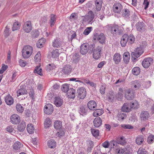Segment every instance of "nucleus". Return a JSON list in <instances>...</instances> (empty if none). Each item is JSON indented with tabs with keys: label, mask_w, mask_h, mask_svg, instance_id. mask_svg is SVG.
<instances>
[{
	"label": "nucleus",
	"mask_w": 154,
	"mask_h": 154,
	"mask_svg": "<svg viewBox=\"0 0 154 154\" xmlns=\"http://www.w3.org/2000/svg\"><path fill=\"white\" fill-rule=\"evenodd\" d=\"M51 57L53 58H56L58 57L60 53L58 49L53 50L51 52Z\"/></svg>",
	"instance_id": "nucleus-39"
},
{
	"label": "nucleus",
	"mask_w": 154,
	"mask_h": 154,
	"mask_svg": "<svg viewBox=\"0 0 154 154\" xmlns=\"http://www.w3.org/2000/svg\"><path fill=\"white\" fill-rule=\"evenodd\" d=\"M143 141V137L142 135H139L136 138V143L138 145H141Z\"/></svg>",
	"instance_id": "nucleus-27"
},
{
	"label": "nucleus",
	"mask_w": 154,
	"mask_h": 154,
	"mask_svg": "<svg viewBox=\"0 0 154 154\" xmlns=\"http://www.w3.org/2000/svg\"><path fill=\"white\" fill-rule=\"evenodd\" d=\"M86 144L87 146V151L88 152H90L93 147V143L91 141L88 140L86 141Z\"/></svg>",
	"instance_id": "nucleus-30"
},
{
	"label": "nucleus",
	"mask_w": 154,
	"mask_h": 154,
	"mask_svg": "<svg viewBox=\"0 0 154 154\" xmlns=\"http://www.w3.org/2000/svg\"><path fill=\"white\" fill-rule=\"evenodd\" d=\"M88 111V109L86 107L83 106H81L79 110V113L82 115H86Z\"/></svg>",
	"instance_id": "nucleus-42"
},
{
	"label": "nucleus",
	"mask_w": 154,
	"mask_h": 154,
	"mask_svg": "<svg viewBox=\"0 0 154 154\" xmlns=\"http://www.w3.org/2000/svg\"><path fill=\"white\" fill-rule=\"evenodd\" d=\"M134 87L136 90L140 88V83L137 80H135L133 83Z\"/></svg>",
	"instance_id": "nucleus-50"
},
{
	"label": "nucleus",
	"mask_w": 154,
	"mask_h": 154,
	"mask_svg": "<svg viewBox=\"0 0 154 154\" xmlns=\"http://www.w3.org/2000/svg\"><path fill=\"white\" fill-rule=\"evenodd\" d=\"M32 36L33 38H35L38 37L39 35V33L37 30H33L31 32Z\"/></svg>",
	"instance_id": "nucleus-49"
},
{
	"label": "nucleus",
	"mask_w": 154,
	"mask_h": 154,
	"mask_svg": "<svg viewBox=\"0 0 154 154\" xmlns=\"http://www.w3.org/2000/svg\"><path fill=\"white\" fill-rule=\"evenodd\" d=\"M67 94L69 97L70 98H73L75 97V91L73 88H70L67 91Z\"/></svg>",
	"instance_id": "nucleus-25"
},
{
	"label": "nucleus",
	"mask_w": 154,
	"mask_h": 154,
	"mask_svg": "<svg viewBox=\"0 0 154 154\" xmlns=\"http://www.w3.org/2000/svg\"><path fill=\"white\" fill-rule=\"evenodd\" d=\"M88 50V44L86 43L83 44L81 47V53L82 54L85 55L87 53Z\"/></svg>",
	"instance_id": "nucleus-17"
},
{
	"label": "nucleus",
	"mask_w": 154,
	"mask_h": 154,
	"mask_svg": "<svg viewBox=\"0 0 154 154\" xmlns=\"http://www.w3.org/2000/svg\"><path fill=\"white\" fill-rule=\"evenodd\" d=\"M153 59L150 57L144 59L142 62V65L144 68H148L152 63Z\"/></svg>",
	"instance_id": "nucleus-8"
},
{
	"label": "nucleus",
	"mask_w": 154,
	"mask_h": 154,
	"mask_svg": "<svg viewBox=\"0 0 154 154\" xmlns=\"http://www.w3.org/2000/svg\"><path fill=\"white\" fill-rule=\"evenodd\" d=\"M23 48H25L26 49L25 50L29 52V53L31 55V54L32 51V48L31 46L28 45L25 46Z\"/></svg>",
	"instance_id": "nucleus-61"
},
{
	"label": "nucleus",
	"mask_w": 154,
	"mask_h": 154,
	"mask_svg": "<svg viewBox=\"0 0 154 154\" xmlns=\"http://www.w3.org/2000/svg\"><path fill=\"white\" fill-rule=\"evenodd\" d=\"M51 121L49 118H47L45 121L44 126L46 128H48L51 125Z\"/></svg>",
	"instance_id": "nucleus-47"
},
{
	"label": "nucleus",
	"mask_w": 154,
	"mask_h": 154,
	"mask_svg": "<svg viewBox=\"0 0 154 154\" xmlns=\"http://www.w3.org/2000/svg\"><path fill=\"white\" fill-rule=\"evenodd\" d=\"M133 107L131 106V103H125L122 108V110L125 112H129L130 111Z\"/></svg>",
	"instance_id": "nucleus-15"
},
{
	"label": "nucleus",
	"mask_w": 154,
	"mask_h": 154,
	"mask_svg": "<svg viewBox=\"0 0 154 154\" xmlns=\"http://www.w3.org/2000/svg\"><path fill=\"white\" fill-rule=\"evenodd\" d=\"M72 70L71 66L69 65H66L63 66L62 70V72L63 74L68 75L71 72Z\"/></svg>",
	"instance_id": "nucleus-12"
},
{
	"label": "nucleus",
	"mask_w": 154,
	"mask_h": 154,
	"mask_svg": "<svg viewBox=\"0 0 154 154\" xmlns=\"http://www.w3.org/2000/svg\"><path fill=\"white\" fill-rule=\"evenodd\" d=\"M88 107L91 110H94L96 108L97 104L93 100L89 101L88 103Z\"/></svg>",
	"instance_id": "nucleus-22"
},
{
	"label": "nucleus",
	"mask_w": 154,
	"mask_h": 154,
	"mask_svg": "<svg viewBox=\"0 0 154 154\" xmlns=\"http://www.w3.org/2000/svg\"><path fill=\"white\" fill-rule=\"evenodd\" d=\"M94 18V15L92 11H89L87 15L84 16V18L83 20L84 22L88 21L89 23L91 22Z\"/></svg>",
	"instance_id": "nucleus-7"
},
{
	"label": "nucleus",
	"mask_w": 154,
	"mask_h": 154,
	"mask_svg": "<svg viewBox=\"0 0 154 154\" xmlns=\"http://www.w3.org/2000/svg\"><path fill=\"white\" fill-rule=\"evenodd\" d=\"M56 19L55 15L54 14H51L50 16V25L51 27H52L54 26L55 21Z\"/></svg>",
	"instance_id": "nucleus-37"
},
{
	"label": "nucleus",
	"mask_w": 154,
	"mask_h": 154,
	"mask_svg": "<svg viewBox=\"0 0 154 154\" xmlns=\"http://www.w3.org/2000/svg\"><path fill=\"white\" fill-rule=\"evenodd\" d=\"M128 43H129L130 44H132L135 41V38L133 35H130L129 36H128Z\"/></svg>",
	"instance_id": "nucleus-48"
},
{
	"label": "nucleus",
	"mask_w": 154,
	"mask_h": 154,
	"mask_svg": "<svg viewBox=\"0 0 154 154\" xmlns=\"http://www.w3.org/2000/svg\"><path fill=\"white\" fill-rule=\"evenodd\" d=\"M143 53L141 47H138L135 49V51L131 53V56L134 60H136L137 58L139 57Z\"/></svg>",
	"instance_id": "nucleus-4"
},
{
	"label": "nucleus",
	"mask_w": 154,
	"mask_h": 154,
	"mask_svg": "<svg viewBox=\"0 0 154 154\" xmlns=\"http://www.w3.org/2000/svg\"><path fill=\"white\" fill-rule=\"evenodd\" d=\"M23 146V144L20 142L17 141L15 142L13 145L14 149L16 150H19Z\"/></svg>",
	"instance_id": "nucleus-28"
},
{
	"label": "nucleus",
	"mask_w": 154,
	"mask_h": 154,
	"mask_svg": "<svg viewBox=\"0 0 154 154\" xmlns=\"http://www.w3.org/2000/svg\"><path fill=\"white\" fill-rule=\"evenodd\" d=\"M63 44V42L60 38H57L53 42L52 46L54 47L58 48L60 47Z\"/></svg>",
	"instance_id": "nucleus-14"
},
{
	"label": "nucleus",
	"mask_w": 154,
	"mask_h": 154,
	"mask_svg": "<svg viewBox=\"0 0 154 154\" xmlns=\"http://www.w3.org/2000/svg\"><path fill=\"white\" fill-rule=\"evenodd\" d=\"M129 15V11L128 9H126L122 12V15L123 17H128Z\"/></svg>",
	"instance_id": "nucleus-63"
},
{
	"label": "nucleus",
	"mask_w": 154,
	"mask_h": 154,
	"mask_svg": "<svg viewBox=\"0 0 154 154\" xmlns=\"http://www.w3.org/2000/svg\"><path fill=\"white\" fill-rule=\"evenodd\" d=\"M69 90V85L68 84H64L62 86L61 90L64 92H66Z\"/></svg>",
	"instance_id": "nucleus-52"
},
{
	"label": "nucleus",
	"mask_w": 154,
	"mask_h": 154,
	"mask_svg": "<svg viewBox=\"0 0 154 154\" xmlns=\"http://www.w3.org/2000/svg\"><path fill=\"white\" fill-rule=\"evenodd\" d=\"M135 26L136 29L138 31L143 32L146 30V26L143 22H138Z\"/></svg>",
	"instance_id": "nucleus-11"
},
{
	"label": "nucleus",
	"mask_w": 154,
	"mask_h": 154,
	"mask_svg": "<svg viewBox=\"0 0 154 154\" xmlns=\"http://www.w3.org/2000/svg\"><path fill=\"white\" fill-rule=\"evenodd\" d=\"M114 94L113 93L111 92L107 94V98L109 100L112 101L114 99Z\"/></svg>",
	"instance_id": "nucleus-59"
},
{
	"label": "nucleus",
	"mask_w": 154,
	"mask_h": 154,
	"mask_svg": "<svg viewBox=\"0 0 154 154\" xmlns=\"http://www.w3.org/2000/svg\"><path fill=\"white\" fill-rule=\"evenodd\" d=\"M54 126L55 128L57 130L62 128V122L60 121H55L54 123Z\"/></svg>",
	"instance_id": "nucleus-31"
},
{
	"label": "nucleus",
	"mask_w": 154,
	"mask_h": 154,
	"mask_svg": "<svg viewBox=\"0 0 154 154\" xmlns=\"http://www.w3.org/2000/svg\"><path fill=\"white\" fill-rule=\"evenodd\" d=\"M91 130L93 135L94 137H97L99 136V131L98 130L94 129H91Z\"/></svg>",
	"instance_id": "nucleus-54"
},
{
	"label": "nucleus",
	"mask_w": 154,
	"mask_h": 154,
	"mask_svg": "<svg viewBox=\"0 0 154 154\" xmlns=\"http://www.w3.org/2000/svg\"><path fill=\"white\" fill-rule=\"evenodd\" d=\"M16 108L17 111L20 113H22L24 110V108L19 103H17L16 105Z\"/></svg>",
	"instance_id": "nucleus-43"
},
{
	"label": "nucleus",
	"mask_w": 154,
	"mask_h": 154,
	"mask_svg": "<svg viewBox=\"0 0 154 154\" xmlns=\"http://www.w3.org/2000/svg\"><path fill=\"white\" fill-rule=\"evenodd\" d=\"M119 28V27L117 25L114 26L111 28V32L112 34L114 36L116 35L117 30Z\"/></svg>",
	"instance_id": "nucleus-36"
},
{
	"label": "nucleus",
	"mask_w": 154,
	"mask_h": 154,
	"mask_svg": "<svg viewBox=\"0 0 154 154\" xmlns=\"http://www.w3.org/2000/svg\"><path fill=\"white\" fill-rule=\"evenodd\" d=\"M45 39L44 38H42L39 39L36 44L37 47L39 48H41L43 47L45 42Z\"/></svg>",
	"instance_id": "nucleus-26"
},
{
	"label": "nucleus",
	"mask_w": 154,
	"mask_h": 154,
	"mask_svg": "<svg viewBox=\"0 0 154 154\" xmlns=\"http://www.w3.org/2000/svg\"><path fill=\"white\" fill-rule=\"evenodd\" d=\"M132 72L134 75H137L139 74L140 73V69L138 67H135L132 69Z\"/></svg>",
	"instance_id": "nucleus-51"
},
{
	"label": "nucleus",
	"mask_w": 154,
	"mask_h": 154,
	"mask_svg": "<svg viewBox=\"0 0 154 154\" xmlns=\"http://www.w3.org/2000/svg\"><path fill=\"white\" fill-rule=\"evenodd\" d=\"M95 45L94 44L90 45H88V49L89 50V53L92 54L94 51V49L95 48Z\"/></svg>",
	"instance_id": "nucleus-56"
},
{
	"label": "nucleus",
	"mask_w": 154,
	"mask_h": 154,
	"mask_svg": "<svg viewBox=\"0 0 154 154\" xmlns=\"http://www.w3.org/2000/svg\"><path fill=\"white\" fill-rule=\"evenodd\" d=\"M5 101L6 103L8 105L12 104L14 102L13 98L9 94L6 97Z\"/></svg>",
	"instance_id": "nucleus-21"
},
{
	"label": "nucleus",
	"mask_w": 154,
	"mask_h": 154,
	"mask_svg": "<svg viewBox=\"0 0 154 154\" xmlns=\"http://www.w3.org/2000/svg\"><path fill=\"white\" fill-rule=\"evenodd\" d=\"M92 28L91 27H89L86 28L84 31L83 33V34L86 35H88L91 31Z\"/></svg>",
	"instance_id": "nucleus-60"
},
{
	"label": "nucleus",
	"mask_w": 154,
	"mask_h": 154,
	"mask_svg": "<svg viewBox=\"0 0 154 154\" xmlns=\"http://www.w3.org/2000/svg\"><path fill=\"white\" fill-rule=\"evenodd\" d=\"M154 141V136L151 134L149 135L147 138V141L149 143H152Z\"/></svg>",
	"instance_id": "nucleus-58"
},
{
	"label": "nucleus",
	"mask_w": 154,
	"mask_h": 154,
	"mask_svg": "<svg viewBox=\"0 0 154 154\" xmlns=\"http://www.w3.org/2000/svg\"><path fill=\"white\" fill-rule=\"evenodd\" d=\"M102 48L100 46H97L94 49L93 53V57L95 59H98L101 56L100 52L102 50Z\"/></svg>",
	"instance_id": "nucleus-5"
},
{
	"label": "nucleus",
	"mask_w": 154,
	"mask_h": 154,
	"mask_svg": "<svg viewBox=\"0 0 154 154\" xmlns=\"http://www.w3.org/2000/svg\"><path fill=\"white\" fill-rule=\"evenodd\" d=\"M27 93V92L25 89L24 88H21L17 91V96L18 97L21 95L26 94Z\"/></svg>",
	"instance_id": "nucleus-40"
},
{
	"label": "nucleus",
	"mask_w": 154,
	"mask_h": 154,
	"mask_svg": "<svg viewBox=\"0 0 154 154\" xmlns=\"http://www.w3.org/2000/svg\"><path fill=\"white\" fill-rule=\"evenodd\" d=\"M20 25V23L18 22H14L13 25L12 30L14 31L19 29Z\"/></svg>",
	"instance_id": "nucleus-45"
},
{
	"label": "nucleus",
	"mask_w": 154,
	"mask_h": 154,
	"mask_svg": "<svg viewBox=\"0 0 154 154\" xmlns=\"http://www.w3.org/2000/svg\"><path fill=\"white\" fill-rule=\"evenodd\" d=\"M23 29L26 32H30L32 29L31 21H28L24 23L23 26Z\"/></svg>",
	"instance_id": "nucleus-6"
},
{
	"label": "nucleus",
	"mask_w": 154,
	"mask_h": 154,
	"mask_svg": "<svg viewBox=\"0 0 154 154\" xmlns=\"http://www.w3.org/2000/svg\"><path fill=\"white\" fill-rule=\"evenodd\" d=\"M26 127L25 123L24 122H22L20 124L18 125L17 129L20 132L23 131Z\"/></svg>",
	"instance_id": "nucleus-32"
},
{
	"label": "nucleus",
	"mask_w": 154,
	"mask_h": 154,
	"mask_svg": "<svg viewBox=\"0 0 154 154\" xmlns=\"http://www.w3.org/2000/svg\"><path fill=\"white\" fill-rule=\"evenodd\" d=\"M116 142L118 144L123 145L125 143V140L123 137H118L116 139Z\"/></svg>",
	"instance_id": "nucleus-44"
},
{
	"label": "nucleus",
	"mask_w": 154,
	"mask_h": 154,
	"mask_svg": "<svg viewBox=\"0 0 154 154\" xmlns=\"http://www.w3.org/2000/svg\"><path fill=\"white\" fill-rule=\"evenodd\" d=\"M118 117L119 120H123L126 118V116L125 113L121 112L118 114Z\"/></svg>",
	"instance_id": "nucleus-55"
},
{
	"label": "nucleus",
	"mask_w": 154,
	"mask_h": 154,
	"mask_svg": "<svg viewBox=\"0 0 154 154\" xmlns=\"http://www.w3.org/2000/svg\"><path fill=\"white\" fill-rule=\"evenodd\" d=\"M128 41V35L127 34H124L122 38L121 41V45L123 47L126 46Z\"/></svg>",
	"instance_id": "nucleus-18"
},
{
	"label": "nucleus",
	"mask_w": 154,
	"mask_h": 154,
	"mask_svg": "<svg viewBox=\"0 0 154 154\" xmlns=\"http://www.w3.org/2000/svg\"><path fill=\"white\" fill-rule=\"evenodd\" d=\"M34 72L35 73H37V74L40 75H42V69L40 67V66L36 67L35 70H34Z\"/></svg>",
	"instance_id": "nucleus-46"
},
{
	"label": "nucleus",
	"mask_w": 154,
	"mask_h": 154,
	"mask_svg": "<svg viewBox=\"0 0 154 154\" xmlns=\"http://www.w3.org/2000/svg\"><path fill=\"white\" fill-rule=\"evenodd\" d=\"M94 110L93 113V115L94 117L100 116L103 112V110L102 109H97Z\"/></svg>",
	"instance_id": "nucleus-29"
},
{
	"label": "nucleus",
	"mask_w": 154,
	"mask_h": 154,
	"mask_svg": "<svg viewBox=\"0 0 154 154\" xmlns=\"http://www.w3.org/2000/svg\"><path fill=\"white\" fill-rule=\"evenodd\" d=\"M123 91L122 88H120L119 89L118 93L116 95V97L119 100H120L123 97Z\"/></svg>",
	"instance_id": "nucleus-33"
},
{
	"label": "nucleus",
	"mask_w": 154,
	"mask_h": 154,
	"mask_svg": "<svg viewBox=\"0 0 154 154\" xmlns=\"http://www.w3.org/2000/svg\"><path fill=\"white\" fill-rule=\"evenodd\" d=\"M25 49H26L25 48H23L22 51L23 57L24 58H28L31 55L29 53V52L26 51Z\"/></svg>",
	"instance_id": "nucleus-35"
},
{
	"label": "nucleus",
	"mask_w": 154,
	"mask_h": 154,
	"mask_svg": "<svg viewBox=\"0 0 154 154\" xmlns=\"http://www.w3.org/2000/svg\"><path fill=\"white\" fill-rule=\"evenodd\" d=\"M63 103V100L58 97L55 98L54 103L57 107H60L61 106Z\"/></svg>",
	"instance_id": "nucleus-24"
},
{
	"label": "nucleus",
	"mask_w": 154,
	"mask_h": 154,
	"mask_svg": "<svg viewBox=\"0 0 154 154\" xmlns=\"http://www.w3.org/2000/svg\"><path fill=\"white\" fill-rule=\"evenodd\" d=\"M76 94L79 99H84L86 95V89L83 87L78 88Z\"/></svg>",
	"instance_id": "nucleus-1"
},
{
	"label": "nucleus",
	"mask_w": 154,
	"mask_h": 154,
	"mask_svg": "<svg viewBox=\"0 0 154 154\" xmlns=\"http://www.w3.org/2000/svg\"><path fill=\"white\" fill-rule=\"evenodd\" d=\"M79 58V55L77 53H75L73 57V61L75 62V63H76L78 61Z\"/></svg>",
	"instance_id": "nucleus-64"
},
{
	"label": "nucleus",
	"mask_w": 154,
	"mask_h": 154,
	"mask_svg": "<svg viewBox=\"0 0 154 154\" xmlns=\"http://www.w3.org/2000/svg\"><path fill=\"white\" fill-rule=\"evenodd\" d=\"M41 53L38 52L35 57V61L36 62H40L41 60Z\"/></svg>",
	"instance_id": "nucleus-57"
},
{
	"label": "nucleus",
	"mask_w": 154,
	"mask_h": 154,
	"mask_svg": "<svg viewBox=\"0 0 154 154\" xmlns=\"http://www.w3.org/2000/svg\"><path fill=\"white\" fill-rule=\"evenodd\" d=\"M48 145L51 148H54L56 146V143L54 140L51 139L48 141Z\"/></svg>",
	"instance_id": "nucleus-34"
},
{
	"label": "nucleus",
	"mask_w": 154,
	"mask_h": 154,
	"mask_svg": "<svg viewBox=\"0 0 154 154\" xmlns=\"http://www.w3.org/2000/svg\"><path fill=\"white\" fill-rule=\"evenodd\" d=\"M65 133V130L63 128H61L59 129V130L57 131L56 135L58 137H60L63 136L64 135Z\"/></svg>",
	"instance_id": "nucleus-41"
},
{
	"label": "nucleus",
	"mask_w": 154,
	"mask_h": 154,
	"mask_svg": "<svg viewBox=\"0 0 154 154\" xmlns=\"http://www.w3.org/2000/svg\"><path fill=\"white\" fill-rule=\"evenodd\" d=\"M149 117V115L147 111H142L140 114V117L141 120L147 119Z\"/></svg>",
	"instance_id": "nucleus-20"
},
{
	"label": "nucleus",
	"mask_w": 154,
	"mask_h": 154,
	"mask_svg": "<svg viewBox=\"0 0 154 154\" xmlns=\"http://www.w3.org/2000/svg\"><path fill=\"white\" fill-rule=\"evenodd\" d=\"M27 130L29 133L32 134L34 132L35 128L34 126L32 124H29L27 127Z\"/></svg>",
	"instance_id": "nucleus-38"
},
{
	"label": "nucleus",
	"mask_w": 154,
	"mask_h": 154,
	"mask_svg": "<svg viewBox=\"0 0 154 154\" xmlns=\"http://www.w3.org/2000/svg\"><path fill=\"white\" fill-rule=\"evenodd\" d=\"M44 112L47 115L51 114L54 110V108L53 106L51 104H48L44 107Z\"/></svg>",
	"instance_id": "nucleus-9"
},
{
	"label": "nucleus",
	"mask_w": 154,
	"mask_h": 154,
	"mask_svg": "<svg viewBox=\"0 0 154 154\" xmlns=\"http://www.w3.org/2000/svg\"><path fill=\"white\" fill-rule=\"evenodd\" d=\"M11 121L14 124H18L20 122V118L19 116L17 114H14L10 117Z\"/></svg>",
	"instance_id": "nucleus-10"
},
{
	"label": "nucleus",
	"mask_w": 154,
	"mask_h": 154,
	"mask_svg": "<svg viewBox=\"0 0 154 154\" xmlns=\"http://www.w3.org/2000/svg\"><path fill=\"white\" fill-rule=\"evenodd\" d=\"M95 2L96 10L94 11V12L95 14L96 15V11H100L101 10L103 3V0H95Z\"/></svg>",
	"instance_id": "nucleus-13"
},
{
	"label": "nucleus",
	"mask_w": 154,
	"mask_h": 154,
	"mask_svg": "<svg viewBox=\"0 0 154 154\" xmlns=\"http://www.w3.org/2000/svg\"><path fill=\"white\" fill-rule=\"evenodd\" d=\"M135 93L132 89H127L125 92V97L128 100H131L134 98Z\"/></svg>",
	"instance_id": "nucleus-2"
},
{
	"label": "nucleus",
	"mask_w": 154,
	"mask_h": 154,
	"mask_svg": "<svg viewBox=\"0 0 154 154\" xmlns=\"http://www.w3.org/2000/svg\"><path fill=\"white\" fill-rule=\"evenodd\" d=\"M122 56L119 53H116L113 56V60L116 64H118L121 61Z\"/></svg>",
	"instance_id": "nucleus-19"
},
{
	"label": "nucleus",
	"mask_w": 154,
	"mask_h": 154,
	"mask_svg": "<svg viewBox=\"0 0 154 154\" xmlns=\"http://www.w3.org/2000/svg\"><path fill=\"white\" fill-rule=\"evenodd\" d=\"M102 121L100 117H96L93 121L94 125L96 128L99 127L101 125Z\"/></svg>",
	"instance_id": "nucleus-23"
},
{
	"label": "nucleus",
	"mask_w": 154,
	"mask_h": 154,
	"mask_svg": "<svg viewBox=\"0 0 154 154\" xmlns=\"http://www.w3.org/2000/svg\"><path fill=\"white\" fill-rule=\"evenodd\" d=\"M94 36L95 39H97L100 43L102 44H105L106 38L103 33L98 34L96 33L94 34Z\"/></svg>",
	"instance_id": "nucleus-3"
},
{
	"label": "nucleus",
	"mask_w": 154,
	"mask_h": 154,
	"mask_svg": "<svg viewBox=\"0 0 154 154\" xmlns=\"http://www.w3.org/2000/svg\"><path fill=\"white\" fill-rule=\"evenodd\" d=\"M137 152L138 154H146V152L145 149L142 148H140Z\"/></svg>",
	"instance_id": "nucleus-62"
},
{
	"label": "nucleus",
	"mask_w": 154,
	"mask_h": 154,
	"mask_svg": "<svg viewBox=\"0 0 154 154\" xmlns=\"http://www.w3.org/2000/svg\"><path fill=\"white\" fill-rule=\"evenodd\" d=\"M123 58L124 62L127 63L129 61L130 55L128 53H125L124 54Z\"/></svg>",
	"instance_id": "nucleus-53"
},
{
	"label": "nucleus",
	"mask_w": 154,
	"mask_h": 154,
	"mask_svg": "<svg viewBox=\"0 0 154 154\" xmlns=\"http://www.w3.org/2000/svg\"><path fill=\"white\" fill-rule=\"evenodd\" d=\"M122 6L119 3H117L115 4L113 6V10L116 13H119L122 9Z\"/></svg>",
	"instance_id": "nucleus-16"
}]
</instances>
